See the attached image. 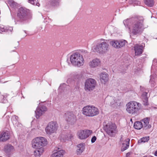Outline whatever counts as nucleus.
I'll return each mask as SVG.
<instances>
[{
  "label": "nucleus",
  "mask_w": 157,
  "mask_h": 157,
  "mask_svg": "<svg viewBox=\"0 0 157 157\" xmlns=\"http://www.w3.org/2000/svg\"><path fill=\"white\" fill-rule=\"evenodd\" d=\"M123 22L125 26H128L131 35H140L144 31L143 20L141 19L139 17H132L124 21Z\"/></svg>",
  "instance_id": "obj_1"
},
{
  "label": "nucleus",
  "mask_w": 157,
  "mask_h": 157,
  "mask_svg": "<svg viewBox=\"0 0 157 157\" xmlns=\"http://www.w3.org/2000/svg\"><path fill=\"white\" fill-rule=\"evenodd\" d=\"M47 144V139L43 137H37L32 141V147L36 149L34 152L36 157H40L44 151V147Z\"/></svg>",
  "instance_id": "obj_2"
},
{
  "label": "nucleus",
  "mask_w": 157,
  "mask_h": 157,
  "mask_svg": "<svg viewBox=\"0 0 157 157\" xmlns=\"http://www.w3.org/2000/svg\"><path fill=\"white\" fill-rule=\"evenodd\" d=\"M31 18V14L29 10L25 8L21 7L18 9L15 22L16 24L18 22L25 23Z\"/></svg>",
  "instance_id": "obj_3"
},
{
  "label": "nucleus",
  "mask_w": 157,
  "mask_h": 157,
  "mask_svg": "<svg viewBox=\"0 0 157 157\" xmlns=\"http://www.w3.org/2000/svg\"><path fill=\"white\" fill-rule=\"evenodd\" d=\"M141 104L137 102L132 101L128 102L127 104L126 110L129 114L135 116L139 114V111L141 109Z\"/></svg>",
  "instance_id": "obj_4"
},
{
  "label": "nucleus",
  "mask_w": 157,
  "mask_h": 157,
  "mask_svg": "<svg viewBox=\"0 0 157 157\" xmlns=\"http://www.w3.org/2000/svg\"><path fill=\"white\" fill-rule=\"evenodd\" d=\"M83 113L85 115L90 117H93L98 115L99 111L97 108L93 105H87L82 109Z\"/></svg>",
  "instance_id": "obj_5"
},
{
  "label": "nucleus",
  "mask_w": 157,
  "mask_h": 157,
  "mask_svg": "<svg viewBox=\"0 0 157 157\" xmlns=\"http://www.w3.org/2000/svg\"><path fill=\"white\" fill-rule=\"evenodd\" d=\"M70 60L73 65L78 67L82 66L84 63L83 56L77 52L73 54L71 56Z\"/></svg>",
  "instance_id": "obj_6"
},
{
  "label": "nucleus",
  "mask_w": 157,
  "mask_h": 157,
  "mask_svg": "<svg viewBox=\"0 0 157 157\" xmlns=\"http://www.w3.org/2000/svg\"><path fill=\"white\" fill-rule=\"evenodd\" d=\"M109 49V46L107 40L98 44L95 48L97 52L101 54L106 53Z\"/></svg>",
  "instance_id": "obj_7"
},
{
  "label": "nucleus",
  "mask_w": 157,
  "mask_h": 157,
  "mask_svg": "<svg viewBox=\"0 0 157 157\" xmlns=\"http://www.w3.org/2000/svg\"><path fill=\"white\" fill-rule=\"evenodd\" d=\"M64 117L69 124L74 125L77 121L76 116L72 111H67L64 114Z\"/></svg>",
  "instance_id": "obj_8"
},
{
  "label": "nucleus",
  "mask_w": 157,
  "mask_h": 157,
  "mask_svg": "<svg viewBox=\"0 0 157 157\" xmlns=\"http://www.w3.org/2000/svg\"><path fill=\"white\" fill-rule=\"evenodd\" d=\"M117 128L115 124L108 123L104 127V129L109 135L113 136L114 134L117 133Z\"/></svg>",
  "instance_id": "obj_9"
},
{
  "label": "nucleus",
  "mask_w": 157,
  "mask_h": 157,
  "mask_svg": "<svg viewBox=\"0 0 157 157\" xmlns=\"http://www.w3.org/2000/svg\"><path fill=\"white\" fill-rule=\"evenodd\" d=\"M58 125L56 121H52L48 123L45 128V130L47 134L50 135L56 132Z\"/></svg>",
  "instance_id": "obj_10"
},
{
  "label": "nucleus",
  "mask_w": 157,
  "mask_h": 157,
  "mask_svg": "<svg viewBox=\"0 0 157 157\" xmlns=\"http://www.w3.org/2000/svg\"><path fill=\"white\" fill-rule=\"evenodd\" d=\"M96 81L93 78L88 79L85 82V90L88 91L92 90L95 87Z\"/></svg>",
  "instance_id": "obj_11"
},
{
  "label": "nucleus",
  "mask_w": 157,
  "mask_h": 157,
  "mask_svg": "<svg viewBox=\"0 0 157 157\" xmlns=\"http://www.w3.org/2000/svg\"><path fill=\"white\" fill-rule=\"evenodd\" d=\"M92 133V131L88 130L78 131L77 132L78 138L81 140H85L88 138Z\"/></svg>",
  "instance_id": "obj_12"
},
{
  "label": "nucleus",
  "mask_w": 157,
  "mask_h": 157,
  "mask_svg": "<svg viewBox=\"0 0 157 157\" xmlns=\"http://www.w3.org/2000/svg\"><path fill=\"white\" fill-rule=\"evenodd\" d=\"M125 40H113L110 41V44L113 47L117 48H119L125 46Z\"/></svg>",
  "instance_id": "obj_13"
},
{
  "label": "nucleus",
  "mask_w": 157,
  "mask_h": 157,
  "mask_svg": "<svg viewBox=\"0 0 157 157\" xmlns=\"http://www.w3.org/2000/svg\"><path fill=\"white\" fill-rule=\"evenodd\" d=\"M47 110V107L44 105H40L39 107H37L35 111L36 118L38 119L42 115L44 112Z\"/></svg>",
  "instance_id": "obj_14"
},
{
  "label": "nucleus",
  "mask_w": 157,
  "mask_h": 157,
  "mask_svg": "<svg viewBox=\"0 0 157 157\" xmlns=\"http://www.w3.org/2000/svg\"><path fill=\"white\" fill-rule=\"evenodd\" d=\"M123 137V135H121V137L120 139V141L122 144L121 148V151H124L128 148L130 140L128 138H127L124 140Z\"/></svg>",
  "instance_id": "obj_15"
},
{
  "label": "nucleus",
  "mask_w": 157,
  "mask_h": 157,
  "mask_svg": "<svg viewBox=\"0 0 157 157\" xmlns=\"http://www.w3.org/2000/svg\"><path fill=\"white\" fill-rule=\"evenodd\" d=\"M149 118L146 117L141 121L143 123V130L144 132H147L151 127V125L149 124Z\"/></svg>",
  "instance_id": "obj_16"
},
{
  "label": "nucleus",
  "mask_w": 157,
  "mask_h": 157,
  "mask_svg": "<svg viewBox=\"0 0 157 157\" xmlns=\"http://www.w3.org/2000/svg\"><path fill=\"white\" fill-rule=\"evenodd\" d=\"M136 56H140L143 53L144 48V46L143 45L138 44H135L134 47Z\"/></svg>",
  "instance_id": "obj_17"
},
{
  "label": "nucleus",
  "mask_w": 157,
  "mask_h": 157,
  "mask_svg": "<svg viewBox=\"0 0 157 157\" xmlns=\"http://www.w3.org/2000/svg\"><path fill=\"white\" fill-rule=\"evenodd\" d=\"M10 138V134L8 131H2L0 132V142L7 141Z\"/></svg>",
  "instance_id": "obj_18"
},
{
  "label": "nucleus",
  "mask_w": 157,
  "mask_h": 157,
  "mask_svg": "<svg viewBox=\"0 0 157 157\" xmlns=\"http://www.w3.org/2000/svg\"><path fill=\"white\" fill-rule=\"evenodd\" d=\"M69 132L67 135H61L59 137V139L61 141L65 142L67 140H69L71 139L73 137L72 134L70 131H68Z\"/></svg>",
  "instance_id": "obj_19"
},
{
  "label": "nucleus",
  "mask_w": 157,
  "mask_h": 157,
  "mask_svg": "<svg viewBox=\"0 0 157 157\" xmlns=\"http://www.w3.org/2000/svg\"><path fill=\"white\" fill-rule=\"evenodd\" d=\"M100 77L101 82L105 84L109 80V75L106 72L101 73L100 75Z\"/></svg>",
  "instance_id": "obj_20"
},
{
  "label": "nucleus",
  "mask_w": 157,
  "mask_h": 157,
  "mask_svg": "<svg viewBox=\"0 0 157 157\" xmlns=\"http://www.w3.org/2000/svg\"><path fill=\"white\" fill-rule=\"evenodd\" d=\"M13 28L11 27H6L2 25H0V33L3 32L11 33L13 30Z\"/></svg>",
  "instance_id": "obj_21"
},
{
  "label": "nucleus",
  "mask_w": 157,
  "mask_h": 157,
  "mask_svg": "<svg viewBox=\"0 0 157 157\" xmlns=\"http://www.w3.org/2000/svg\"><path fill=\"white\" fill-rule=\"evenodd\" d=\"M100 61L99 59H95L90 62L89 63L90 66L92 68L95 67L100 64Z\"/></svg>",
  "instance_id": "obj_22"
},
{
  "label": "nucleus",
  "mask_w": 157,
  "mask_h": 157,
  "mask_svg": "<svg viewBox=\"0 0 157 157\" xmlns=\"http://www.w3.org/2000/svg\"><path fill=\"white\" fill-rule=\"evenodd\" d=\"M85 144L82 143L77 145L78 148L76 150V153L78 155H80L84 151Z\"/></svg>",
  "instance_id": "obj_23"
},
{
  "label": "nucleus",
  "mask_w": 157,
  "mask_h": 157,
  "mask_svg": "<svg viewBox=\"0 0 157 157\" xmlns=\"http://www.w3.org/2000/svg\"><path fill=\"white\" fill-rule=\"evenodd\" d=\"M147 93L144 92L142 95V100L143 101V104L144 105H148V97L147 96Z\"/></svg>",
  "instance_id": "obj_24"
},
{
  "label": "nucleus",
  "mask_w": 157,
  "mask_h": 157,
  "mask_svg": "<svg viewBox=\"0 0 157 157\" xmlns=\"http://www.w3.org/2000/svg\"><path fill=\"white\" fill-rule=\"evenodd\" d=\"M65 151L63 150H60L57 152L53 153L51 156V157H63V155Z\"/></svg>",
  "instance_id": "obj_25"
},
{
  "label": "nucleus",
  "mask_w": 157,
  "mask_h": 157,
  "mask_svg": "<svg viewBox=\"0 0 157 157\" xmlns=\"http://www.w3.org/2000/svg\"><path fill=\"white\" fill-rule=\"evenodd\" d=\"M143 123L141 121H136L134 123L133 127L136 129L140 130L143 128Z\"/></svg>",
  "instance_id": "obj_26"
},
{
  "label": "nucleus",
  "mask_w": 157,
  "mask_h": 157,
  "mask_svg": "<svg viewBox=\"0 0 157 157\" xmlns=\"http://www.w3.org/2000/svg\"><path fill=\"white\" fill-rule=\"evenodd\" d=\"M144 3L147 6L150 7H153L155 3L154 0H144Z\"/></svg>",
  "instance_id": "obj_27"
},
{
  "label": "nucleus",
  "mask_w": 157,
  "mask_h": 157,
  "mask_svg": "<svg viewBox=\"0 0 157 157\" xmlns=\"http://www.w3.org/2000/svg\"><path fill=\"white\" fill-rule=\"evenodd\" d=\"M13 148V147L10 145H7L4 147V151L6 153L9 154Z\"/></svg>",
  "instance_id": "obj_28"
},
{
  "label": "nucleus",
  "mask_w": 157,
  "mask_h": 157,
  "mask_svg": "<svg viewBox=\"0 0 157 157\" xmlns=\"http://www.w3.org/2000/svg\"><path fill=\"white\" fill-rule=\"evenodd\" d=\"M149 140V137H143L138 140V143L140 144L141 143H145L148 142Z\"/></svg>",
  "instance_id": "obj_29"
},
{
  "label": "nucleus",
  "mask_w": 157,
  "mask_h": 157,
  "mask_svg": "<svg viewBox=\"0 0 157 157\" xmlns=\"http://www.w3.org/2000/svg\"><path fill=\"white\" fill-rule=\"evenodd\" d=\"M29 2L31 4L39 6L40 4L37 2L36 0H28Z\"/></svg>",
  "instance_id": "obj_30"
},
{
  "label": "nucleus",
  "mask_w": 157,
  "mask_h": 157,
  "mask_svg": "<svg viewBox=\"0 0 157 157\" xmlns=\"http://www.w3.org/2000/svg\"><path fill=\"white\" fill-rule=\"evenodd\" d=\"M59 0H52L51 4L52 6H56L59 4Z\"/></svg>",
  "instance_id": "obj_31"
},
{
  "label": "nucleus",
  "mask_w": 157,
  "mask_h": 157,
  "mask_svg": "<svg viewBox=\"0 0 157 157\" xmlns=\"http://www.w3.org/2000/svg\"><path fill=\"white\" fill-rule=\"evenodd\" d=\"M8 3L10 6L13 7H14L16 6L17 4V3L16 2L12 0L9 1L8 2Z\"/></svg>",
  "instance_id": "obj_32"
},
{
  "label": "nucleus",
  "mask_w": 157,
  "mask_h": 157,
  "mask_svg": "<svg viewBox=\"0 0 157 157\" xmlns=\"http://www.w3.org/2000/svg\"><path fill=\"white\" fill-rule=\"evenodd\" d=\"M110 105L111 106H112L113 107L117 106L118 105H119V104L118 105V104L117 103V101H116L115 100H113V101H111L110 102Z\"/></svg>",
  "instance_id": "obj_33"
},
{
  "label": "nucleus",
  "mask_w": 157,
  "mask_h": 157,
  "mask_svg": "<svg viewBox=\"0 0 157 157\" xmlns=\"http://www.w3.org/2000/svg\"><path fill=\"white\" fill-rule=\"evenodd\" d=\"M18 117L16 116V115H14L12 117V121L13 122L14 121H18Z\"/></svg>",
  "instance_id": "obj_34"
},
{
  "label": "nucleus",
  "mask_w": 157,
  "mask_h": 157,
  "mask_svg": "<svg viewBox=\"0 0 157 157\" xmlns=\"http://www.w3.org/2000/svg\"><path fill=\"white\" fill-rule=\"evenodd\" d=\"M97 139L96 137L95 136H93L91 139V142L92 143H94L96 140Z\"/></svg>",
  "instance_id": "obj_35"
},
{
  "label": "nucleus",
  "mask_w": 157,
  "mask_h": 157,
  "mask_svg": "<svg viewBox=\"0 0 157 157\" xmlns=\"http://www.w3.org/2000/svg\"><path fill=\"white\" fill-rule=\"evenodd\" d=\"M132 154V152H129L126 154V157H130V155Z\"/></svg>",
  "instance_id": "obj_36"
},
{
  "label": "nucleus",
  "mask_w": 157,
  "mask_h": 157,
  "mask_svg": "<svg viewBox=\"0 0 157 157\" xmlns=\"http://www.w3.org/2000/svg\"><path fill=\"white\" fill-rule=\"evenodd\" d=\"M66 86V84L65 83H64V84H63L62 86L61 85V86H59V90H60V89H63L62 86Z\"/></svg>",
  "instance_id": "obj_37"
},
{
  "label": "nucleus",
  "mask_w": 157,
  "mask_h": 157,
  "mask_svg": "<svg viewBox=\"0 0 157 157\" xmlns=\"http://www.w3.org/2000/svg\"><path fill=\"white\" fill-rule=\"evenodd\" d=\"M154 155L155 156H157V150L155 151Z\"/></svg>",
  "instance_id": "obj_38"
},
{
  "label": "nucleus",
  "mask_w": 157,
  "mask_h": 157,
  "mask_svg": "<svg viewBox=\"0 0 157 157\" xmlns=\"http://www.w3.org/2000/svg\"><path fill=\"white\" fill-rule=\"evenodd\" d=\"M129 2L130 4H132V1H129Z\"/></svg>",
  "instance_id": "obj_39"
},
{
  "label": "nucleus",
  "mask_w": 157,
  "mask_h": 157,
  "mask_svg": "<svg viewBox=\"0 0 157 157\" xmlns=\"http://www.w3.org/2000/svg\"><path fill=\"white\" fill-rule=\"evenodd\" d=\"M150 82H151L152 83H153V82L151 79L150 80Z\"/></svg>",
  "instance_id": "obj_40"
},
{
  "label": "nucleus",
  "mask_w": 157,
  "mask_h": 157,
  "mask_svg": "<svg viewBox=\"0 0 157 157\" xmlns=\"http://www.w3.org/2000/svg\"><path fill=\"white\" fill-rule=\"evenodd\" d=\"M143 157H147V156L145 155V156H144Z\"/></svg>",
  "instance_id": "obj_41"
},
{
  "label": "nucleus",
  "mask_w": 157,
  "mask_h": 157,
  "mask_svg": "<svg viewBox=\"0 0 157 157\" xmlns=\"http://www.w3.org/2000/svg\"><path fill=\"white\" fill-rule=\"evenodd\" d=\"M101 40H104L102 39H101Z\"/></svg>",
  "instance_id": "obj_42"
}]
</instances>
